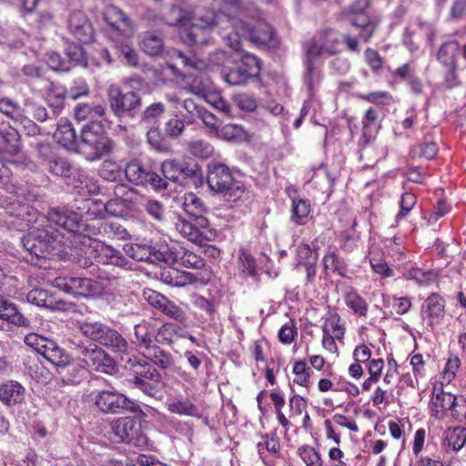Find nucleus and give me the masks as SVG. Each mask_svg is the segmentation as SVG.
Segmentation results:
<instances>
[{
	"instance_id": "nucleus-48",
	"label": "nucleus",
	"mask_w": 466,
	"mask_h": 466,
	"mask_svg": "<svg viewBox=\"0 0 466 466\" xmlns=\"http://www.w3.org/2000/svg\"><path fill=\"white\" fill-rule=\"evenodd\" d=\"M151 349L153 352L150 355V360L154 365L162 370L171 369L175 365L174 359L169 352L156 345H153Z\"/></svg>"
},
{
	"instance_id": "nucleus-43",
	"label": "nucleus",
	"mask_w": 466,
	"mask_h": 466,
	"mask_svg": "<svg viewBox=\"0 0 466 466\" xmlns=\"http://www.w3.org/2000/svg\"><path fill=\"white\" fill-rule=\"evenodd\" d=\"M310 212L309 200L303 198H293L291 206V221L297 225H305Z\"/></svg>"
},
{
	"instance_id": "nucleus-25",
	"label": "nucleus",
	"mask_w": 466,
	"mask_h": 466,
	"mask_svg": "<svg viewBox=\"0 0 466 466\" xmlns=\"http://www.w3.org/2000/svg\"><path fill=\"white\" fill-rule=\"evenodd\" d=\"M317 58L318 56H310L309 51L305 50L303 81L311 96H314L323 79V73L320 66L317 65Z\"/></svg>"
},
{
	"instance_id": "nucleus-26",
	"label": "nucleus",
	"mask_w": 466,
	"mask_h": 466,
	"mask_svg": "<svg viewBox=\"0 0 466 466\" xmlns=\"http://www.w3.org/2000/svg\"><path fill=\"white\" fill-rule=\"evenodd\" d=\"M104 19L108 25L123 37L128 36L133 32V24L128 16L117 6H106L104 12Z\"/></svg>"
},
{
	"instance_id": "nucleus-53",
	"label": "nucleus",
	"mask_w": 466,
	"mask_h": 466,
	"mask_svg": "<svg viewBox=\"0 0 466 466\" xmlns=\"http://www.w3.org/2000/svg\"><path fill=\"white\" fill-rule=\"evenodd\" d=\"M160 312L180 324H186L187 320V316L186 312L179 306H177L168 299L166 301V303L162 306Z\"/></svg>"
},
{
	"instance_id": "nucleus-29",
	"label": "nucleus",
	"mask_w": 466,
	"mask_h": 466,
	"mask_svg": "<svg viewBox=\"0 0 466 466\" xmlns=\"http://www.w3.org/2000/svg\"><path fill=\"white\" fill-rule=\"evenodd\" d=\"M55 140L68 150H76L78 140L76 131L70 121L61 118L57 123L56 130L54 133Z\"/></svg>"
},
{
	"instance_id": "nucleus-63",
	"label": "nucleus",
	"mask_w": 466,
	"mask_h": 466,
	"mask_svg": "<svg viewBox=\"0 0 466 466\" xmlns=\"http://www.w3.org/2000/svg\"><path fill=\"white\" fill-rule=\"evenodd\" d=\"M102 228L109 238L127 239L129 237L128 231L117 222H105Z\"/></svg>"
},
{
	"instance_id": "nucleus-62",
	"label": "nucleus",
	"mask_w": 466,
	"mask_h": 466,
	"mask_svg": "<svg viewBox=\"0 0 466 466\" xmlns=\"http://www.w3.org/2000/svg\"><path fill=\"white\" fill-rule=\"evenodd\" d=\"M299 455L307 466H322L320 455L312 447L303 446L299 448Z\"/></svg>"
},
{
	"instance_id": "nucleus-40",
	"label": "nucleus",
	"mask_w": 466,
	"mask_h": 466,
	"mask_svg": "<svg viewBox=\"0 0 466 466\" xmlns=\"http://www.w3.org/2000/svg\"><path fill=\"white\" fill-rule=\"evenodd\" d=\"M160 126H147V140L153 149L159 153H168L171 151L170 143L161 133Z\"/></svg>"
},
{
	"instance_id": "nucleus-6",
	"label": "nucleus",
	"mask_w": 466,
	"mask_h": 466,
	"mask_svg": "<svg viewBox=\"0 0 466 466\" xmlns=\"http://www.w3.org/2000/svg\"><path fill=\"white\" fill-rule=\"evenodd\" d=\"M123 249L127 256L137 261L164 262L167 265H173L177 259V254L165 240L127 244Z\"/></svg>"
},
{
	"instance_id": "nucleus-5",
	"label": "nucleus",
	"mask_w": 466,
	"mask_h": 466,
	"mask_svg": "<svg viewBox=\"0 0 466 466\" xmlns=\"http://www.w3.org/2000/svg\"><path fill=\"white\" fill-rule=\"evenodd\" d=\"M208 185L228 202L240 199L245 192L242 181L235 179L228 167L221 163L208 167Z\"/></svg>"
},
{
	"instance_id": "nucleus-54",
	"label": "nucleus",
	"mask_w": 466,
	"mask_h": 466,
	"mask_svg": "<svg viewBox=\"0 0 466 466\" xmlns=\"http://www.w3.org/2000/svg\"><path fill=\"white\" fill-rule=\"evenodd\" d=\"M66 55L67 56L66 62L72 66H85L86 64V55L83 47L79 44L72 43L66 48Z\"/></svg>"
},
{
	"instance_id": "nucleus-45",
	"label": "nucleus",
	"mask_w": 466,
	"mask_h": 466,
	"mask_svg": "<svg viewBox=\"0 0 466 466\" xmlns=\"http://www.w3.org/2000/svg\"><path fill=\"white\" fill-rule=\"evenodd\" d=\"M433 404L447 410H454L455 407L466 408V400L462 397L459 399L455 395L445 391H441L435 396Z\"/></svg>"
},
{
	"instance_id": "nucleus-9",
	"label": "nucleus",
	"mask_w": 466,
	"mask_h": 466,
	"mask_svg": "<svg viewBox=\"0 0 466 466\" xmlns=\"http://www.w3.org/2000/svg\"><path fill=\"white\" fill-rule=\"evenodd\" d=\"M127 179L141 187H150L155 191H160L167 187V183L157 173L154 167L143 163L137 159L128 162L125 168Z\"/></svg>"
},
{
	"instance_id": "nucleus-8",
	"label": "nucleus",
	"mask_w": 466,
	"mask_h": 466,
	"mask_svg": "<svg viewBox=\"0 0 466 466\" xmlns=\"http://www.w3.org/2000/svg\"><path fill=\"white\" fill-rule=\"evenodd\" d=\"M171 58L175 61V64L169 65L172 70H175L177 65H181L188 70H193V72L188 71L185 74L184 81L191 93L204 96L210 87L208 77L200 71L205 66L204 62L176 49L171 52Z\"/></svg>"
},
{
	"instance_id": "nucleus-19",
	"label": "nucleus",
	"mask_w": 466,
	"mask_h": 466,
	"mask_svg": "<svg viewBox=\"0 0 466 466\" xmlns=\"http://www.w3.org/2000/svg\"><path fill=\"white\" fill-rule=\"evenodd\" d=\"M94 394L95 405L104 413H122L129 402V399L126 395L114 389L97 390Z\"/></svg>"
},
{
	"instance_id": "nucleus-55",
	"label": "nucleus",
	"mask_w": 466,
	"mask_h": 466,
	"mask_svg": "<svg viewBox=\"0 0 466 466\" xmlns=\"http://www.w3.org/2000/svg\"><path fill=\"white\" fill-rule=\"evenodd\" d=\"M187 149L193 156L200 158L209 157L214 151L213 147L208 142L202 139L189 142Z\"/></svg>"
},
{
	"instance_id": "nucleus-60",
	"label": "nucleus",
	"mask_w": 466,
	"mask_h": 466,
	"mask_svg": "<svg viewBox=\"0 0 466 466\" xmlns=\"http://www.w3.org/2000/svg\"><path fill=\"white\" fill-rule=\"evenodd\" d=\"M64 384H78L82 380L83 370L71 363L64 370H57Z\"/></svg>"
},
{
	"instance_id": "nucleus-38",
	"label": "nucleus",
	"mask_w": 466,
	"mask_h": 466,
	"mask_svg": "<svg viewBox=\"0 0 466 466\" xmlns=\"http://www.w3.org/2000/svg\"><path fill=\"white\" fill-rule=\"evenodd\" d=\"M347 307L360 318L367 317L369 304L367 300L354 289H350L344 295Z\"/></svg>"
},
{
	"instance_id": "nucleus-16",
	"label": "nucleus",
	"mask_w": 466,
	"mask_h": 466,
	"mask_svg": "<svg viewBox=\"0 0 466 466\" xmlns=\"http://www.w3.org/2000/svg\"><path fill=\"white\" fill-rule=\"evenodd\" d=\"M78 351L82 361L86 367L106 374H113L116 371L113 359L96 344L79 346Z\"/></svg>"
},
{
	"instance_id": "nucleus-35",
	"label": "nucleus",
	"mask_w": 466,
	"mask_h": 466,
	"mask_svg": "<svg viewBox=\"0 0 466 466\" xmlns=\"http://www.w3.org/2000/svg\"><path fill=\"white\" fill-rule=\"evenodd\" d=\"M322 263L326 272L331 271L342 278L350 279L346 260L340 258L335 251H329L323 257Z\"/></svg>"
},
{
	"instance_id": "nucleus-56",
	"label": "nucleus",
	"mask_w": 466,
	"mask_h": 466,
	"mask_svg": "<svg viewBox=\"0 0 466 466\" xmlns=\"http://www.w3.org/2000/svg\"><path fill=\"white\" fill-rule=\"evenodd\" d=\"M293 373L295 374L294 383L303 387H309L310 385V370L307 367L306 363L302 360L296 361L293 365Z\"/></svg>"
},
{
	"instance_id": "nucleus-52",
	"label": "nucleus",
	"mask_w": 466,
	"mask_h": 466,
	"mask_svg": "<svg viewBox=\"0 0 466 466\" xmlns=\"http://www.w3.org/2000/svg\"><path fill=\"white\" fill-rule=\"evenodd\" d=\"M134 335L137 343L140 348H144L146 350L151 349L153 346V339L152 335L149 332V326L147 322L135 325Z\"/></svg>"
},
{
	"instance_id": "nucleus-57",
	"label": "nucleus",
	"mask_w": 466,
	"mask_h": 466,
	"mask_svg": "<svg viewBox=\"0 0 466 466\" xmlns=\"http://www.w3.org/2000/svg\"><path fill=\"white\" fill-rule=\"evenodd\" d=\"M127 37L116 45L119 56L123 57L124 62L133 67L138 66V56L136 51L129 46L127 41Z\"/></svg>"
},
{
	"instance_id": "nucleus-32",
	"label": "nucleus",
	"mask_w": 466,
	"mask_h": 466,
	"mask_svg": "<svg viewBox=\"0 0 466 466\" xmlns=\"http://www.w3.org/2000/svg\"><path fill=\"white\" fill-rule=\"evenodd\" d=\"M167 410L180 416H189L200 419L202 411L187 398H175L167 402Z\"/></svg>"
},
{
	"instance_id": "nucleus-24",
	"label": "nucleus",
	"mask_w": 466,
	"mask_h": 466,
	"mask_svg": "<svg viewBox=\"0 0 466 466\" xmlns=\"http://www.w3.org/2000/svg\"><path fill=\"white\" fill-rule=\"evenodd\" d=\"M67 27L72 35L82 43H89L93 38L92 25L81 11H74L70 14Z\"/></svg>"
},
{
	"instance_id": "nucleus-36",
	"label": "nucleus",
	"mask_w": 466,
	"mask_h": 466,
	"mask_svg": "<svg viewBox=\"0 0 466 466\" xmlns=\"http://www.w3.org/2000/svg\"><path fill=\"white\" fill-rule=\"evenodd\" d=\"M238 269L244 278H258V265L256 258L248 249L241 248L238 255Z\"/></svg>"
},
{
	"instance_id": "nucleus-44",
	"label": "nucleus",
	"mask_w": 466,
	"mask_h": 466,
	"mask_svg": "<svg viewBox=\"0 0 466 466\" xmlns=\"http://www.w3.org/2000/svg\"><path fill=\"white\" fill-rule=\"evenodd\" d=\"M181 329L172 322H166L158 328L154 339L158 344L170 345L173 343L175 338L179 336Z\"/></svg>"
},
{
	"instance_id": "nucleus-2",
	"label": "nucleus",
	"mask_w": 466,
	"mask_h": 466,
	"mask_svg": "<svg viewBox=\"0 0 466 466\" xmlns=\"http://www.w3.org/2000/svg\"><path fill=\"white\" fill-rule=\"evenodd\" d=\"M228 5L238 10V15L231 16L223 12L216 13L213 10L205 9L197 13L192 18L190 27L186 29L183 35L187 45H205L208 42V31L216 27L219 29V35L231 49L238 51L241 47V40L248 39L247 31L248 21L246 17L251 15V9H242L243 0H227Z\"/></svg>"
},
{
	"instance_id": "nucleus-11",
	"label": "nucleus",
	"mask_w": 466,
	"mask_h": 466,
	"mask_svg": "<svg viewBox=\"0 0 466 466\" xmlns=\"http://www.w3.org/2000/svg\"><path fill=\"white\" fill-rule=\"evenodd\" d=\"M80 143L83 150L90 149L91 158H100L111 149L109 138L106 136L100 121H90L82 128Z\"/></svg>"
},
{
	"instance_id": "nucleus-15",
	"label": "nucleus",
	"mask_w": 466,
	"mask_h": 466,
	"mask_svg": "<svg viewBox=\"0 0 466 466\" xmlns=\"http://www.w3.org/2000/svg\"><path fill=\"white\" fill-rule=\"evenodd\" d=\"M370 0H355L350 5L349 19L351 25L360 29V38L369 42L378 28V21L369 15Z\"/></svg>"
},
{
	"instance_id": "nucleus-33",
	"label": "nucleus",
	"mask_w": 466,
	"mask_h": 466,
	"mask_svg": "<svg viewBox=\"0 0 466 466\" xmlns=\"http://www.w3.org/2000/svg\"><path fill=\"white\" fill-rule=\"evenodd\" d=\"M67 91L61 86L51 84L46 94V102L52 111V116H57L65 106Z\"/></svg>"
},
{
	"instance_id": "nucleus-42",
	"label": "nucleus",
	"mask_w": 466,
	"mask_h": 466,
	"mask_svg": "<svg viewBox=\"0 0 466 466\" xmlns=\"http://www.w3.org/2000/svg\"><path fill=\"white\" fill-rule=\"evenodd\" d=\"M183 209L187 214V218H207L204 216L206 207L202 199L195 194H188L185 197Z\"/></svg>"
},
{
	"instance_id": "nucleus-51",
	"label": "nucleus",
	"mask_w": 466,
	"mask_h": 466,
	"mask_svg": "<svg viewBox=\"0 0 466 466\" xmlns=\"http://www.w3.org/2000/svg\"><path fill=\"white\" fill-rule=\"evenodd\" d=\"M0 113L11 119L18 120L23 116V108L15 100L5 96L0 98Z\"/></svg>"
},
{
	"instance_id": "nucleus-20",
	"label": "nucleus",
	"mask_w": 466,
	"mask_h": 466,
	"mask_svg": "<svg viewBox=\"0 0 466 466\" xmlns=\"http://www.w3.org/2000/svg\"><path fill=\"white\" fill-rule=\"evenodd\" d=\"M0 319L17 328L32 329L33 319L23 308L0 296Z\"/></svg>"
},
{
	"instance_id": "nucleus-1",
	"label": "nucleus",
	"mask_w": 466,
	"mask_h": 466,
	"mask_svg": "<svg viewBox=\"0 0 466 466\" xmlns=\"http://www.w3.org/2000/svg\"><path fill=\"white\" fill-rule=\"evenodd\" d=\"M52 225L66 230L73 236L74 249L71 256L73 262L81 268L88 269L90 273L97 274L100 280H107L110 285L116 281V278L106 272H98L96 253L95 249V228L82 221L81 215L71 210L50 209L46 216H37L35 224L31 226L26 235L21 238L25 252L23 258L28 263L38 265V261L51 256L57 242V235Z\"/></svg>"
},
{
	"instance_id": "nucleus-39",
	"label": "nucleus",
	"mask_w": 466,
	"mask_h": 466,
	"mask_svg": "<svg viewBox=\"0 0 466 466\" xmlns=\"http://www.w3.org/2000/svg\"><path fill=\"white\" fill-rule=\"evenodd\" d=\"M166 112L162 102H154L147 106L140 115V123L147 126H160V119Z\"/></svg>"
},
{
	"instance_id": "nucleus-34",
	"label": "nucleus",
	"mask_w": 466,
	"mask_h": 466,
	"mask_svg": "<svg viewBox=\"0 0 466 466\" xmlns=\"http://www.w3.org/2000/svg\"><path fill=\"white\" fill-rule=\"evenodd\" d=\"M243 32L248 33L249 40L261 45L270 43L274 35L272 27L268 24L260 22L257 25L248 22L247 31L244 30Z\"/></svg>"
},
{
	"instance_id": "nucleus-14",
	"label": "nucleus",
	"mask_w": 466,
	"mask_h": 466,
	"mask_svg": "<svg viewBox=\"0 0 466 466\" xmlns=\"http://www.w3.org/2000/svg\"><path fill=\"white\" fill-rule=\"evenodd\" d=\"M111 433L119 442H126L138 448L147 444V438L142 431L140 421L130 417L116 420L112 425Z\"/></svg>"
},
{
	"instance_id": "nucleus-12",
	"label": "nucleus",
	"mask_w": 466,
	"mask_h": 466,
	"mask_svg": "<svg viewBox=\"0 0 466 466\" xmlns=\"http://www.w3.org/2000/svg\"><path fill=\"white\" fill-rule=\"evenodd\" d=\"M108 102L116 117H133L142 106V96L138 90L123 92L118 87H111L108 90Z\"/></svg>"
},
{
	"instance_id": "nucleus-17",
	"label": "nucleus",
	"mask_w": 466,
	"mask_h": 466,
	"mask_svg": "<svg viewBox=\"0 0 466 466\" xmlns=\"http://www.w3.org/2000/svg\"><path fill=\"white\" fill-rule=\"evenodd\" d=\"M55 287L66 293L79 297H95L99 294L96 281L89 278L59 277L54 280Z\"/></svg>"
},
{
	"instance_id": "nucleus-41",
	"label": "nucleus",
	"mask_w": 466,
	"mask_h": 466,
	"mask_svg": "<svg viewBox=\"0 0 466 466\" xmlns=\"http://www.w3.org/2000/svg\"><path fill=\"white\" fill-rule=\"evenodd\" d=\"M105 113L106 108L100 104L78 103L74 108V116L77 120L90 118L96 121L95 118L103 116Z\"/></svg>"
},
{
	"instance_id": "nucleus-4",
	"label": "nucleus",
	"mask_w": 466,
	"mask_h": 466,
	"mask_svg": "<svg viewBox=\"0 0 466 466\" xmlns=\"http://www.w3.org/2000/svg\"><path fill=\"white\" fill-rule=\"evenodd\" d=\"M38 154L43 169L62 178L67 186L77 188L84 183V170L73 165L66 157L54 154L47 146H41Z\"/></svg>"
},
{
	"instance_id": "nucleus-23",
	"label": "nucleus",
	"mask_w": 466,
	"mask_h": 466,
	"mask_svg": "<svg viewBox=\"0 0 466 466\" xmlns=\"http://www.w3.org/2000/svg\"><path fill=\"white\" fill-rule=\"evenodd\" d=\"M445 300L437 293H431L421 305V317L433 328L444 318Z\"/></svg>"
},
{
	"instance_id": "nucleus-49",
	"label": "nucleus",
	"mask_w": 466,
	"mask_h": 466,
	"mask_svg": "<svg viewBox=\"0 0 466 466\" xmlns=\"http://www.w3.org/2000/svg\"><path fill=\"white\" fill-rule=\"evenodd\" d=\"M171 248L177 254V259L173 264L178 263L183 267L194 269L201 268L204 266V259L194 252L183 250L180 254L175 248Z\"/></svg>"
},
{
	"instance_id": "nucleus-30",
	"label": "nucleus",
	"mask_w": 466,
	"mask_h": 466,
	"mask_svg": "<svg viewBox=\"0 0 466 466\" xmlns=\"http://www.w3.org/2000/svg\"><path fill=\"white\" fill-rule=\"evenodd\" d=\"M460 44L455 39H449L441 43L437 53L436 59L442 66L458 65V54Z\"/></svg>"
},
{
	"instance_id": "nucleus-22",
	"label": "nucleus",
	"mask_w": 466,
	"mask_h": 466,
	"mask_svg": "<svg viewBox=\"0 0 466 466\" xmlns=\"http://www.w3.org/2000/svg\"><path fill=\"white\" fill-rule=\"evenodd\" d=\"M26 300L31 304L53 311H70L75 307L74 303L63 299H56L54 295L42 289H35L29 291L26 295Z\"/></svg>"
},
{
	"instance_id": "nucleus-21",
	"label": "nucleus",
	"mask_w": 466,
	"mask_h": 466,
	"mask_svg": "<svg viewBox=\"0 0 466 466\" xmlns=\"http://www.w3.org/2000/svg\"><path fill=\"white\" fill-rule=\"evenodd\" d=\"M95 249L91 252L96 253V261L105 265H112L125 269L132 268V263L122 254V252L110 245L95 238Z\"/></svg>"
},
{
	"instance_id": "nucleus-50",
	"label": "nucleus",
	"mask_w": 466,
	"mask_h": 466,
	"mask_svg": "<svg viewBox=\"0 0 466 466\" xmlns=\"http://www.w3.org/2000/svg\"><path fill=\"white\" fill-rule=\"evenodd\" d=\"M180 161L167 159L161 163L160 170L164 176L163 179L180 184Z\"/></svg>"
},
{
	"instance_id": "nucleus-18",
	"label": "nucleus",
	"mask_w": 466,
	"mask_h": 466,
	"mask_svg": "<svg viewBox=\"0 0 466 466\" xmlns=\"http://www.w3.org/2000/svg\"><path fill=\"white\" fill-rule=\"evenodd\" d=\"M342 41V35L332 30L327 29L319 35L313 37L305 46L310 56L318 57L323 56H332L337 53L338 46Z\"/></svg>"
},
{
	"instance_id": "nucleus-10",
	"label": "nucleus",
	"mask_w": 466,
	"mask_h": 466,
	"mask_svg": "<svg viewBox=\"0 0 466 466\" xmlns=\"http://www.w3.org/2000/svg\"><path fill=\"white\" fill-rule=\"evenodd\" d=\"M175 228L181 236L199 246L207 245L216 237L208 218H186L178 216Z\"/></svg>"
},
{
	"instance_id": "nucleus-61",
	"label": "nucleus",
	"mask_w": 466,
	"mask_h": 466,
	"mask_svg": "<svg viewBox=\"0 0 466 466\" xmlns=\"http://www.w3.org/2000/svg\"><path fill=\"white\" fill-rule=\"evenodd\" d=\"M405 276L407 279H413L421 285L428 286L434 282L435 273L429 270L424 271L420 268H411L406 271Z\"/></svg>"
},
{
	"instance_id": "nucleus-31",
	"label": "nucleus",
	"mask_w": 466,
	"mask_h": 466,
	"mask_svg": "<svg viewBox=\"0 0 466 466\" xmlns=\"http://www.w3.org/2000/svg\"><path fill=\"white\" fill-rule=\"evenodd\" d=\"M19 151V134L9 125L0 129V154L15 155Z\"/></svg>"
},
{
	"instance_id": "nucleus-7",
	"label": "nucleus",
	"mask_w": 466,
	"mask_h": 466,
	"mask_svg": "<svg viewBox=\"0 0 466 466\" xmlns=\"http://www.w3.org/2000/svg\"><path fill=\"white\" fill-rule=\"evenodd\" d=\"M79 330L86 338L111 349L116 353H127L132 349L121 333L100 321L81 322Z\"/></svg>"
},
{
	"instance_id": "nucleus-58",
	"label": "nucleus",
	"mask_w": 466,
	"mask_h": 466,
	"mask_svg": "<svg viewBox=\"0 0 466 466\" xmlns=\"http://www.w3.org/2000/svg\"><path fill=\"white\" fill-rule=\"evenodd\" d=\"M191 302L196 309L204 312L209 319H214L217 310L213 301L203 296L193 294L191 296Z\"/></svg>"
},
{
	"instance_id": "nucleus-37",
	"label": "nucleus",
	"mask_w": 466,
	"mask_h": 466,
	"mask_svg": "<svg viewBox=\"0 0 466 466\" xmlns=\"http://www.w3.org/2000/svg\"><path fill=\"white\" fill-rule=\"evenodd\" d=\"M23 115H29L38 122H45L56 117L52 116L51 110L48 111L44 105L32 98L25 99Z\"/></svg>"
},
{
	"instance_id": "nucleus-59",
	"label": "nucleus",
	"mask_w": 466,
	"mask_h": 466,
	"mask_svg": "<svg viewBox=\"0 0 466 466\" xmlns=\"http://www.w3.org/2000/svg\"><path fill=\"white\" fill-rule=\"evenodd\" d=\"M185 127V119L178 118L177 116L172 117L165 123V136L177 139L181 137Z\"/></svg>"
},
{
	"instance_id": "nucleus-46",
	"label": "nucleus",
	"mask_w": 466,
	"mask_h": 466,
	"mask_svg": "<svg viewBox=\"0 0 466 466\" xmlns=\"http://www.w3.org/2000/svg\"><path fill=\"white\" fill-rule=\"evenodd\" d=\"M444 443L453 451L461 450L466 443V428L457 426L446 431Z\"/></svg>"
},
{
	"instance_id": "nucleus-27",
	"label": "nucleus",
	"mask_w": 466,
	"mask_h": 466,
	"mask_svg": "<svg viewBox=\"0 0 466 466\" xmlns=\"http://www.w3.org/2000/svg\"><path fill=\"white\" fill-rule=\"evenodd\" d=\"M42 356L56 368V371L64 370L72 362L70 354L53 339L43 350Z\"/></svg>"
},
{
	"instance_id": "nucleus-47",
	"label": "nucleus",
	"mask_w": 466,
	"mask_h": 466,
	"mask_svg": "<svg viewBox=\"0 0 466 466\" xmlns=\"http://www.w3.org/2000/svg\"><path fill=\"white\" fill-rule=\"evenodd\" d=\"M163 46L162 38L153 33H146L141 40V49L152 56L160 55Z\"/></svg>"
},
{
	"instance_id": "nucleus-28",
	"label": "nucleus",
	"mask_w": 466,
	"mask_h": 466,
	"mask_svg": "<svg viewBox=\"0 0 466 466\" xmlns=\"http://www.w3.org/2000/svg\"><path fill=\"white\" fill-rule=\"evenodd\" d=\"M25 393V387L15 380H8L0 385V400L7 407L22 403Z\"/></svg>"
},
{
	"instance_id": "nucleus-64",
	"label": "nucleus",
	"mask_w": 466,
	"mask_h": 466,
	"mask_svg": "<svg viewBox=\"0 0 466 466\" xmlns=\"http://www.w3.org/2000/svg\"><path fill=\"white\" fill-rule=\"evenodd\" d=\"M50 340L51 339H48L46 337L40 336L36 333H29L25 335L24 339L25 345L32 348L40 355H43V350L47 347Z\"/></svg>"
},
{
	"instance_id": "nucleus-13",
	"label": "nucleus",
	"mask_w": 466,
	"mask_h": 466,
	"mask_svg": "<svg viewBox=\"0 0 466 466\" xmlns=\"http://www.w3.org/2000/svg\"><path fill=\"white\" fill-rule=\"evenodd\" d=\"M260 71L259 59L256 56L247 53L242 56L239 65L222 73V78L230 86H240L247 84L251 79L258 78Z\"/></svg>"
},
{
	"instance_id": "nucleus-3",
	"label": "nucleus",
	"mask_w": 466,
	"mask_h": 466,
	"mask_svg": "<svg viewBox=\"0 0 466 466\" xmlns=\"http://www.w3.org/2000/svg\"><path fill=\"white\" fill-rule=\"evenodd\" d=\"M124 369L129 373L133 388L149 397L157 398L160 394L162 375L153 365L142 357L121 353Z\"/></svg>"
}]
</instances>
